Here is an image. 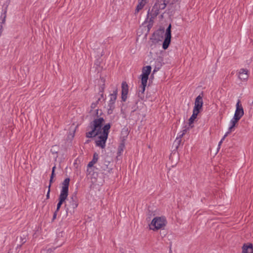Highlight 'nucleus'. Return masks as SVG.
<instances>
[{
	"mask_svg": "<svg viewBox=\"0 0 253 253\" xmlns=\"http://www.w3.org/2000/svg\"><path fill=\"white\" fill-rule=\"evenodd\" d=\"M104 122V119L100 117L94 119L93 121L91 122L88 128H90L91 130L86 133V137L92 138L101 133V128Z\"/></svg>",
	"mask_w": 253,
	"mask_h": 253,
	"instance_id": "nucleus-1",
	"label": "nucleus"
},
{
	"mask_svg": "<svg viewBox=\"0 0 253 253\" xmlns=\"http://www.w3.org/2000/svg\"><path fill=\"white\" fill-rule=\"evenodd\" d=\"M69 182L70 178H66L62 183V187L59 197V202L57 205L56 211H58L59 210L61 205L65 202L68 197Z\"/></svg>",
	"mask_w": 253,
	"mask_h": 253,
	"instance_id": "nucleus-2",
	"label": "nucleus"
},
{
	"mask_svg": "<svg viewBox=\"0 0 253 253\" xmlns=\"http://www.w3.org/2000/svg\"><path fill=\"white\" fill-rule=\"evenodd\" d=\"M167 6L166 0H157L153 6L151 11L148 12V16H150L151 19H154L160 13V10L164 9Z\"/></svg>",
	"mask_w": 253,
	"mask_h": 253,
	"instance_id": "nucleus-3",
	"label": "nucleus"
},
{
	"mask_svg": "<svg viewBox=\"0 0 253 253\" xmlns=\"http://www.w3.org/2000/svg\"><path fill=\"white\" fill-rule=\"evenodd\" d=\"M167 222L166 218L164 216L155 217L149 225L150 229L153 231L163 229L166 226Z\"/></svg>",
	"mask_w": 253,
	"mask_h": 253,
	"instance_id": "nucleus-4",
	"label": "nucleus"
},
{
	"mask_svg": "<svg viewBox=\"0 0 253 253\" xmlns=\"http://www.w3.org/2000/svg\"><path fill=\"white\" fill-rule=\"evenodd\" d=\"M171 41V25L170 24L166 29L165 38L163 43V48L166 49L168 48Z\"/></svg>",
	"mask_w": 253,
	"mask_h": 253,
	"instance_id": "nucleus-5",
	"label": "nucleus"
},
{
	"mask_svg": "<svg viewBox=\"0 0 253 253\" xmlns=\"http://www.w3.org/2000/svg\"><path fill=\"white\" fill-rule=\"evenodd\" d=\"M244 112L243 108L240 104V100L239 99L236 105V110L233 116L235 119L240 120L244 115Z\"/></svg>",
	"mask_w": 253,
	"mask_h": 253,
	"instance_id": "nucleus-6",
	"label": "nucleus"
},
{
	"mask_svg": "<svg viewBox=\"0 0 253 253\" xmlns=\"http://www.w3.org/2000/svg\"><path fill=\"white\" fill-rule=\"evenodd\" d=\"M203 105V101L202 96L199 95L196 98L193 111L199 113L202 109Z\"/></svg>",
	"mask_w": 253,
	"mask_h": 253,
	"instance_id": "nucleus-7",
	"label": "nucleus"
},
{
	"mask_svg": "<svg viewBox=\"0 0 253 253\" xmlns=\"http://www.w3.org/2000/svg\"><path fill=\"white\" fill-rule=\"evenodd\" d=\"M98 154L97 153L93 154L92 160L89 162L87 165V169L86 170V173L87 175L91 174V172H93V169H92L93 165L96 164L98 160Z\"/></svg>",
	"mask_w": 253,
	"mask_h": 253,
	"instance_id": "nucleus-8",
	"label": "nucleus"
},
{
	"mask_svg": "<svg viewBox=\"0 0 253 253\" xmlns=\"http://www.w3.org/2000/svg\"><path fill=\"white\" fill-rule=\"evenodd\" d=\"M151 71V67L150 66H146L143 68L142 73L141 75V80L143 82L147 81L148 79V76L150 75Z\"/></svg>",
	"mask_w": 253,
	"mask_h": 253,
	"instance_id": "nucleus-9",
	"label": "nucleus"
},
{
	"mask_svg": "<svg viewBox=\"0 0 253 253\" xmlns=\"http://www.w3.org/2000/svg\"><path fill=\"white\" fill-rule=\"evenodd\" d=\"M128 91V87L126 82L122 83V100L125 101L127 98V95Z\"/></svg>",
	"mask_w": 253,
	"mask_h": 253,
	"instance_id": "nucleus-10",
	"label": "nucleus"
},
{
	"mask_svg": "<svg viewBox=\"0 0 253 253\" xmlns=\"http://www.w3.org/2000/svg\"><path fill=\"white\" fill-rule=\"evenodd\" d=\"M107 138L108 137H107L106 135L104 136L100 134V135L98 136V139L95 141L96 145L102 148H105Z\"/></svg>",
	"mask_w": 253,
	"mask_h": 253,
	"instance_id": "nucleus-11",
	"label": "nucleus"
},
{
	"mask_svg": "<svg viewBox=\"0 0 253 253\" xmlns=\"http://www.w3.org/2000/svg\"><path fill=\"white\" fill-rule=\"evenodd\" d=\"M118 94V89L117 88H115L114 90H113V92L112 93L110 94V100L109 103V106L110 108H112L114 104L115 103V101L117 99Z\"/></svg>",
	"mask_w": 253,
	"mask_h": 253,
	"instance_id": "nucleus-12",
	"label": "nucleus"
},
{
	"mask_svg": "<svg viewBox=\"0 0 253 253\" xmlns=\"http://www.w3.org/2000/svg\"><path fill=\"white\" fill-rule=\"evenodd\" d=\"M239 78L240 80L245 81L248 78V71L245 69H241L239 72Z\"/></svg>",
	"mask_w": 253,
	"mask_h": 253,
	"instance_id": "nucleus-13",
	"label": "nucleus"
},
{
	"mask_svg": "<svg viewBox=\"0 0 253 253\" xmlns=\"http://www.w3.org/2000/svg\"><path fill=\"white\" fill-rule=\"evenodd\" d=\"M253 251V245L249 244V245L244 244L242 247V253H252Z\"/></svg>",
	"mask_w": 253,
	"mask_h": 253,
	"instance_id": "nucleus-14",
	"label": "nucleus"
},
{
	"mask_svg": "<svg viewBox=\"0 0 253 253\" xmlns=\"http://www.w3.org/2000/svg\"><path fill=\"white\" fill-rule=\"evenodd\" d=\"M6 12H7L6 9L2 10V13L0 17V24H1L2 25L3 24H5V23L6 17Z\"/></svg>",
	"mask_w": 253,
	"mask_h": 253,
	"instance_id": "nucleus-15",
	"label": "nucleus"
},
{
	"mask_svg": "<svg viewBox=\"0 0 253 253\" xmlns=\"http://www.w3.org/2000/svg\"><path fill=\"white\" fill-rule=\"evenodd\" d=\"M110 125L109 124H107L105 125L104 127L102 128L103 129V132L102 133H101V135H106L107 137H108L109 130L110 128Z\"/></svg>",
	"mask_w": 253,
	"mask_h": 253,
	"instance_id": "nucleus-16",
	"label": "nucleus"
},
{
	"mask_svg": "<svg viewBox=\"0 0 253 253\" xmlns=\"http://www.w3.org/2000/svg\"><path fill=\"white\" fill-rule=\"evenodd\" d=\"M198 114V113L195 112L194 111H193V114L191 117L190 118V119H189V124L191 127H193V126H191V125L194 122L195 119L197 118Z\"/></svg>",
	"mask_w": 253,
	"mask_h": 253,
	"instance_id": "nucleus-17",
	"label": "nucleus"
},
{
	"mask_svg": "<svg viewBox=\"0 0 253 253\" xmlns=\"http://www.w3.org/2000/svg\"><path fill=\"white\" fill-rule=\"evenodd\" d=\"M239 121L238 119H235V118L233 117V118L231 120L229 124V128L230 130H233L234 127L235 126L236 123Z\"/></svg>",
	"mask_w": 253,
	"mask_h": 253,
	"instance_id": "nucleus-18",
	"label": "nucleus"
},
{
	"mask_svg": "<svg viewBox=\"0 0 253 253\" xmlns=\"http://www.w3.org/2000/svg\"><path fill=\"white\" fill-rule=\"evenodd\" d=\"M145 4V3L139 0L138 3L136 7L135 14L137 13L141 9H142Z\"/></svg>",
	"mask_w": 253,
	"mask_h": 253,
	"instance_id": "nucleus-19",
	"label": "nucleus"
},
{
	"mask_svg": "<svg viewBox=\"0 0 253 253\" xmlns=\"http://www.w3.org/2000/svg\"><path fill=\"white\" fill-rule=\"evenodd\" d=\"M109 164V162H105L104 163L100 162V169L102 170H107L108 168V165Z\"/></svg>",
	"mask_w": 253,
	"mask_h": 253,
	"instance_id": "nucleus-20",
	"label": "nucleus"
},
{
	"mask_svg": "<svg viewBox=\"0 0 253 253\" xmlns=\"http://www.w3.org/2000/svg\"><path fill=\"white\" fill-rule=\"evenodd\" d=\"M141 84L139 87V92H141L142 93H143L145 90V87L147 85V82L145 81L143 82V81L141 80Z\"/></svg>",
	"mask_w": 253,
	"mask_h": 253,
	"instance_id": "nucleus-21",
	"label": "nucleus"
},
{
	"mask_svg": "<svg viewBox=\"0 0 253 253\" xmlns=\"http://www.w3.org/2000/svg\"><path fill=\"white\" fill-rule=\"evenodd\" d=\"M184 134L180 131L177 134L175 142H177L178 145H179L181 141V138L183 136Z\"/></svg>",
	"mask_w": 253,
	"mask_h": 253,
	"instance_id": "nucleus-22",
	"label": "nucleus"
},
{
	"mask_svg": "<svg viewBox=\"0 0 253 253\" xmlns=\"http://www.w3.org/2000/svg\"><path fill=\"white\" fill-rule=\"evenodd\" d=\"M125 145L123 144H121L118 147V155H121L124 151Z\"/></svg>",
	"mask_w": 253,
	"mask_h": 253,
	"instance_id": "nucleus-23",
	"label": "nucleus"
},
{
	"mask_svg": "<svg viewBox=\"0 0 253 253\" xmlns=\"http://www.w3.org/2000/svg\"><path fill=\"white\" fill-rule=\"evenodd\" d=\"M233 130H230L229 128H228V131L225 133L224 135L223 136L224 137L226 138L228 135Z\"/></svg>",
	"mask_w": 253,
	"mask_h": 253,
	"instance_id": "nucleus-24",
	"label": "nucleus"
},
{
	"mask_svg": "<svg viewBox=\"0 0 253 253\" xmlns=\"http://www.w3.org/2000/svg\"><path fill=\"white\" fill-rule=\"evenodd\" d=\"M2 31H3V26L1 24H0V37L2 35Z\"/></svg>",
	"mask_w": 253,
	"mask_h": 253,
	"instance_id": "nucleus-25",
	"label": "nucleus"
},
{
	"mask_svg": "<svg viewBox=\"0 0 253 253\" xmlns=\"http://www.w3.org/2000/svg\"><path fill=\"white\" fill-rule=\"evenodd\" d=\"M72 205L73 209H75L78 207V204L76 202H73Z\"/></svg>",
	"mask_w": 253,
	"mask_h": 253,
	"instance_id": "nucleus-26",
	"label": "nucleus"
},
{
	"mask_svg": "<svg viewBox=\"0 0 253 253\" xmlns=\"http://www.w3.org/2000/svg\"><path fill=\"white\" fill-rule=\"evenodd\" d=\"M50 191V188H48V191H47L46 195L47 199L49 198Z\"/></svg>",
	"mask_w": 253,
	"mask_h": 253,
	"instance_id": "nucleus-27",
	"label": "nucleus"
},
{
	"mask_svg": "<svg viewBox=\"0 0 253 253\" xmlns=\"http://www.w3.org/2000/svg\"><path fill=\"white\" fill-rule=\"evenodd\" d=\"M53 178H50L49 184L48 185V188H50V186H51V183L53 182Z\"/></svg>",
	"mask_w": 253,
	"mask_h": 253,
	"instance_id": "nucleus-28",
	"label": "nucleus"
},
{
	"mask_svg": "<svg viewBox=\"0 0 253 253\" xmlns=\"http://www.w3.org/2000/svg\"><path fill=\"white\" fill-rule=\"evenodd\" d=\"M187 131V129L185 128L181 131V132L184 135L186 133Z\"/></svg>",
	"mask_w": 253,
	"mask_h": 253,
	"instance_id": "nucleus-29",
	"label": "nucleus"
},
{
	"mask_svg": "<svg viewBox=\"0 0 253 253\" xmlns=\"http://www.w3.org/2000/svg\"><path fill=\"white\" fill-rule=\"evenodd\" d=\"M57 211H56L54 212V214H53V219H54L56 218V215H57Z\"/></svg>",
	"mask_w": 253,
	"mask_h": 253,
	"instance_id": "nucleus-30",
	"label": "nucleus"
},
{
	"mask_svg": "<svg viewBox=\"0 0 253 253\" xmlns=\"http://www.w3.org/2000/svg\"><path fill=\"white\" fill-rule=\"evenodd\" d=\"M55 176V172H52L50 178H53Z\"/></svg>",
	"mask_w": 253,
	"mask_h": 253,
	"instance_id": "nucleus-31",
	"label": "nucleus"
},
{
	"mask_svg": "<svg viewBox=\"0 0 253 253\" xmlns=\"http://www.w3.org/2000/svg\"><path fill=\"white\" fill-rule=\"evenodd\" d=\"M103 88H102V90L100 91V92H101L100 95H101V97L102 98H103Z\"/></svg>",
	"mask_w": 253,
	"mask_h": 253,
	"instance_id": "nucleus-32",
	"label": "nucleus"
},
{
	"mask_svg": "<svg viewBox=\"0 0 253 253\" xmlns=\"http://www.w3.org/2000/svg\"><path fill=\"white\" fill-rule=\"evenodd\" d=\"M55 169H56V167H55V166H54V167L52 168V172H55Z\"/></svg>",
	"mask_w": 253,
	"mask_h": 253,
	"instance_id": "nucleus-33",
	"label": "nucleus"
},
{
	"mask_svg": "<svg viewBox=\"0 0 253 253\" xmlns=\"http://www.w3.org/2000/svg\"><path fill=\"white\" fill-rule=\"evenodd\" d=\"M141 1H142L144 3L146 4L147 2V0H140Z\"/></svg>",
	"mask_w": 253,
	"mask_h": 253,
	"instance_id": "nucleus-34",
	"label": "nucleus"
},
{
	"mask_svg": "<svg viewBox=\"0 0 253 253\" xmlns=\"http://www.w3.org/2000/svg\"><path fill=\"white\" fill-rule=\"evenodd\" d=\"M222 144V142L219 141V143H218V148L219 149L220 148V145H221Z\"/></svg>",
	"mask_w": 253,
	"mask_h": 253,
	"instance_id": "nucleus-35",
	"label": "nucleus"
},
{
	"mask_svg": "<svg viewBox=\"0 0 253 253\" xmlns=\"http://www.w3.org/2000/svg\"><path fill=\"white\" fill-rule=\"evenodd\" d=\"M50 151H51V152L52 153H53V154L57 153V152H56V151H53L52 149H51L50 150Z\"/></svg>",
	"mask_w": 253,
	"mask_h": 253,
	"instance_id": "nucleus-36",
	"label": "nucleus"
},
{
	"mask_svg": "<svg viewBox=\"0 0 253 253\" xmlns=\"http://www.w3.org/2000/svg\"><path fill=\"white\" fill-rule=\"evenodd\" d=\"M225 137H223L222 138V139L220 140V142H221L222 143V142H223V141L225 139Z\"/></svg>",
	"mask_w": 253,
	"mask_h": 253,
	"instance_id": "nucleus-37",
	"label": "nucleus"
},
{
	"mask_svg": "<svg viewBox=\"0 0 253 253\" xmlns=\"http://www.w3.org/2000/svg\"><path fill=\"white\" fill-rule=\"evenodd\" d=\"M96 111L97 112V114H98V110H96Z\"/></svg>",
	"mask_w": 253,
	"mask_h": 253,
	"instance_id": "nucleus-38",
	"label": "nucleus"
}]
</instances>
